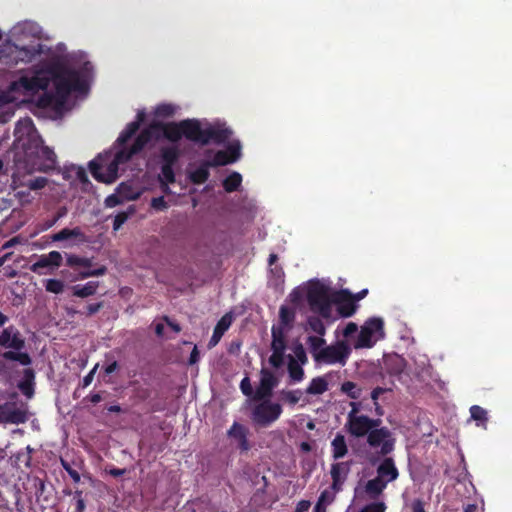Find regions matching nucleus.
I'll list each match as a JSON object with an SVG mask.
<instances>
[{"label":"nucleus","mask_w":512,"mask_h":512,"mask_svg":"<svg viewBox=\"0 0 512 512\" xmlns=\"http://www.w3.org/2000/svg\"><path fill=\"white\" fill-rule=\"evenodd\" d=\"M51 75L55 93L45 92L38 99V106L42 108L62 105L71 92L83 93L88 89L86 80L80 71L70 69L62 64H53L47 68Z\"/></svg>","instance_id":"nucleus-1"},{"label":"nucleus","mask_w":512,"mask_h":512,"mask_svg":"<svg viewBox=\"0 0 512 512\" xmlns=\"http://www.w3.org/2000/svg\"><path fill=\"white\" fill-rule=\"evenodd\" d=\"M0 347L9 349L2 354L3 359L19 362L23 366L32 363L30 355L22 351L25 348V339L14 325H9L1 331Z\"/></svg>","instance_id":"nucleus-2"},{"label":"nucleus","mask_w":512,"mask_h":512,"mask_svg":"<svg viewBox=\"0 0 512 512\" xmlns=\"http://www.w3.org/2000/svg\"><path fill=\"white\" fill-rule=\"evenodd\" d=\"M151 129L155 130V134H159L160 137L162 136L172 143L179 142L182 137L192 142L196 131L194 119L167 123L153 122L151 123Z\"/></svg>","instance_id":"nucleus-3"},{"label":"nucleus","mask_w":512,"mask_h":512,"mask_svg":"<svg viewBox=\"0 0 512 512\" xmlns=\"http://www.w3.org/2000/svg\"><path fill=\"white\" fill-rule=\"evenodd\" d=\"M366 440L371 448H380L376 454L369 458V462L372 465H375L381 457L391 454L395 449L396 439L386 426L372 428Z\"/></svg>","instance_id":"nucleus-4"},{"label":"nucleus","mask_w":512,"mask_h":512,"mask_svg":"<svg viewBox=\"0 0 512 512\" xmlns=\"http://www.w3.org/2000/svg\"><path fill=\"white\" fill-rule=\"evenodd\" d=\"M194 125L196 131L192 142L201 146H206L210 143L217 145L224 144L233 133L230 128L219 124H208L206 127L202 128L198 119H194Z\"/></svg>","instance_id":"nucleus-5"},{"label":"nucleus","mask_w":512,"mask_h":512,"mask_svg":"<svg viewBox=\"0 0 512 512\" xmlns=\"http://www.w3.org/2000/svg\"><path fill=\"white\" fill-rule=\"evenodd\" d=\"M351 411L347 415L346 428L350 435L361 438L367 437L372 428L381 425V419H373L366 415H359V404L351 402Z\"/></svg>","instance_id":"nucleus-6"},{"label":"nucleus","mask_w":512,"mask_h":512,"mask_svg":"<svg viewBox=\"0 0 512 512\" xmlns=\"http://www.w3.org/2000/svg\"><path fill=\"white\" fill-rule=\"evenodd\" d=\"M180 150L176 145L162 147L160 149V157L162 161L161 174L159 181L164 192L169 191V184L176 181L174 166L180 158Z\"/></svg>","instance_id":"nucleus-7"},{"label":"nucleus","mask_w":512,"mask_h":512,"mask_svg":"<svg viewBox=\"0 0 512 512\" xmlns=\"http://www.w3.org/2000/svg\"><path fill=\"white\" fill-rule=\"evenodd\" d=\"M307 301L313 312L319 313L323 318L331 316V304L324 285L320 283L311 285L307 292Z\"/></svg>","instance_id":"nucleus-8"},{"label":"nucleus","mask_w":512,"mask_h":512,"mask_svg":"<svg viewBox=\"0 0 512 512\" xmlns=\"http://www.w3.org/2000/svg\"><path fill=\"white\" fill-rule=\"evenodd\" d=\"M251 413V418L260 427H267L279 419L282 414V406L269 400H261Z\"/></svg>","instance_id":"nucleus-9"},{"label":"nucleus","mask_w":512,"mask_h":512,"mask_svg":"<svg viewBox=\"0 0 512 512\" xmlns=\"http://www.w3.org/2000/svg\"><path fill=\"white\" fill-rule=\"evenodd\" d=\"M351 353L350 347L343 341L324 347L316 356V362L326 364H345Z\"/></svg>","instance_id":"nucleus-10"},{"label":"nucleus","mask_w":512,"mask_h":512,"mask_svg":"<svg viewBox=\"0 0 512 512\" xmlns=\"http://www.w3.org/2000/svg\"><path fill=\"white\" fill-rule=\"evenodd\" d=\"M28 420L25 404L7 401L0 404V423L22 424Z\"/></svg>","instance_id":"nucleus-11"},{"label":"nucleus","mask_w":512,"mask_h":512,"mask_svg":"<svg viewBox=\"0 0 512 512\" xmlns=\"http://www.w3.org/2000/svg\"><path fill=\"white\" fill-rule=\"evenodd\" d=\"M52 81L51 75L43 71H37L35 75L28 77L22 76L14 86H19L26 92L36 93L40 90H46Z\"/></svg>","instance_id":"nucleus-12"},{"label":"nucleus","mask_w":512,"mask_h":512,"mask_svg":"<svg viewBox=\"0 0 512 512\" xmlns=\"http://www.w3.org/2000/svg\"><path fill=\"white\" fill-rule=\"evenodd\" d=\"M278 385V379L268 369L263 368L260 372V382L257 386L254 395L253 400L255 401H261V400H268L273 393V389Z\"/></svg>","instance_id":"nucleus-13"},{"label":"nucleus","mask_w":512,"mask_h":512,"mask_svg":"<svg viewBox=\"0 0 512 512\" xmlns=\"http://www.w3.org/2000/svg\"><path fill=\"white\" fill-rule=\"evenodd\" d=\"M241 157V144L235 141L228 145L226 150L217 151L207 163L210 167L225 166L238 161Z\"/></svg>","instance_id":"nucleus-14"},{"label":"nucleus","mask_w":512,"mask_h":512,"mask_svg":"<svg viewBox=\"0 0 512 512\" xmlns=\"http://www.w3.org/2000/svg\"><path fill=\"white\" fill-rule=\"evenodd\" d=\"M351 465V461H341L331 464L330 475L332 483L330 489L333 490L334 493L343 490V486L351 471Z\"/></svg>","instance_id":"nucleus-15"},{"label":"nucleus","mask_w":512,"mask_h":512,"mask_svg":"<svg viewBox=\"0 0 512 512\" xmlns=\"http://www.w3.org/2000/svg\"><path fill=\"white\" fill-rule=\"evenodd\" d=\"M379 465L376 468V477L381 481H384L386 485L395 481L399 477V470L392 457L384 456L381 457Z\"/></svg>","instance_id":"nucleus-16"},{"label":"nucleus","mask_w":512,"mask_h":512,"mask_svg":"<svg viewBox=\"0 0 512 512\" xmlns=\"http://www.w3.org/2000/svg\"><path fill=\"white\" fill-rule=\"evenodd\" d=\"M248 435L249 429L236 421L227 431V436L234 439L238 444V448L243 452H246L251 448L248 441Z\"/></svg>","instance_id":"nucleus-17"},{"label":"nucleus","mask_w":512,"mask_h":512,"mask_svg":"<svg viewBox=\"0 0 512 512\" xmlns=\"http://www.w3.org/2000/svg\"><path fill=\"white\" fill-rule=\"evenodd\" d=\"M336 303L338 313L345 318L351 317L357 309L352 294L348 290L340 291Z\"/></svg>","instance_id":"nucleus-18"},{"label":"nucleus","mask_w":512,"mask_h":512,"mask_svg":"<svg viewBox=\"0 0 512 512\" xmlns=\"http://www.w3.org/2000/svg\"><path fill=\"white\" fill-rule=\"evenodd\" d=\"M62 263V255L58 251H51L47 255H42L40 258L31 266V271L37 274H41V269L47 267H59Z\"/></svg>","instance_id":"nucleus-19"},{"label":"nucleus","mask_w":512,"mask_h":512,"mask_svg":"<svg viewBox=\"0 0 512 512\" xmlns=\"http://www.w3.org/2000/svg\"><path fill=\"white\" fill-rule=\"evenodd\" d=\"M405 367V359L397 354L388 355L384 358V370L391 376H399Z\"/></svg>","instance_id":"nucleus-20"},{"label":"nucleus","mask_w":512,"mask_h":512,"mask_svg":"<svg viewBox=\"0 0 512 512\" xmlns=\"http://www.w3.org/2000/svg\"><path fill=\"white\" fill-rule=\"evenodd\" d=\"M152 138L159 139L160 135L155 134V130L151 129L150 124L149 127L143 129L134 140L132 146L130 147L132 153L138 154L141 152L143 148L152 140Z\"/></svg>","instance_id":"nucleus-21"},{"label":"nucleus","mask_w":512,"mask_h":512,"mask_svg":"<svg viewBox=\"0 0 512 512\" xmlns=\"http://www.w3.org/2000/svg\"><path fill=\"white\" fill-rule=\"evenodd\" d=\"M152 138L159 139L160 135L155 134V130L151 129L150 124L149 127L143 129L134 140L132 146L130 147L132 153L138 154L141 152L143 148L152 140Z\"/></svg>","instance_id":"nucleus-22"},{"label":"nucleus","mask_w":512,"mask_h":512,"mask_svg":"<svg viewBox=\"0 0 512 512\" xmlns=\"http://www.w3.org/2000/svg\"><path fill=\"white\" fill-rule=\"evenodd\" d=\"M34 379L35 373L31 368L24 370L23 379L18 383V388L27 398H32L34 395Z\"/></svg>","instance_id":"nucleus-23"},{"label":"nucleus","mask_w":512,"mask_h":512,"mask_svg":"<svg viewBox=\"0 0 512 512\" xmlns=\"http://www.w3.org/2000/svg\"><path fill=\"white\" fill-rule=\"evenodd\" d=\"M386 488L387 485L385 484V482L375 477L366 482L364 486V492L369 499L376 500L382 495Z\"/></svg>","instance_id":"nucleus-24"},{"label":"nucleus","mask_w":512,"mask_h":512,"mask_svg":"<svg viewBox=\"0 0 512 512\" xmlns=\"http://www.w3.org/2000/svg\"><path fill=\"white\" fill-rule=\"evenodd\" d=\"M77 239L80 242L85 241V234L82 232L80 227H75L73 229L64 228L60 230L58 233L52 235L51 239L54 242H60L68 239Z\"/></svg>","instance_id":"nucleus-25"},{"label":"nucleus","mask_w":512,"mask_h":512,"mask_svg":"<svg viewBox=\"0 0 512 512\" xmlns=\"http://www.w3.org/2000/svg\"><path fill=\"white\" fill-rule=\"evenodd\" d=\"M231 325V317L228 315H224L216 324L213 330L212 337L209 341L210 345H216L224 333L229 329Z\"/></svg>","instance_id":"nucleus-26"},{"label":"nucleus","mask_w":512,"mask_h":512,"mask_svg":"<svg viewBox=\"0 0 512 512\" xmlns=\"http://www.w3.org/2000/svg\"><path fill=\"white\" fill-rule=\"evenodd\" d=\"M137 117H138V120L132 121L129 124H127L126 128L119 135L117 142L120 145L127 143L128 140H130L131 137L138 131V129L140 127V122L143 120L144 114L139 113L137 115Z\"/></svg>","instance_id":"nucleus-27"},{"label":"nucleus","mask_w":512,"mask_h":512,"mask_svg":"<svg viewBox=\"0 0 512 512\" xmlns=\"http://www.w3.org/2000/svg\"><path fill=\"white\" fill-rule=\"evenodd\" d=\"M328 385V381L325 377H315L310 381L305 393L309 395H321L328 390Z\"/></svg>","instance_id":"nucleus-28"},{"label":"nucleus","mask_w":512,"mask_h":512,"mask_svg":"<svg viewBox=\"0 0 512 512\" xmlns=\"http://www.w3.org/2000/svg\"><path fill=\"white\" fill-rule=\"evenodd\" d=\"M331 446H332V457L335 460L343 458L348 452L346 440L342 434H337L335 436V438L331 442Z\"/></svg>","instance_id":"nucleus-29"},{"label":"nucleus","mask_w":512,"mask_h":512,"mask_svg":"<svg viewBox=\"0 0 512 512\" xmlns=\"http://www.w3.org/2000/svg\"><path fill=\"white\" fill-rule=\"evenodd\" d=\"M210 165H208L207 161L203 162L198 168L192 171L189 175V178L193 184L200 185L205 183L209 176Z\"/></svg>","instance_id":"nucleus-30"},{"label":"nucleus","mask_w":512,"mask_h":512,"mask_svg":"<svg viewBox=\"0 0 512 512\" xmlns=\"http://www.w3.org/2000/svg\"><path fill=\"white\" fill-rule=\"evenodd\" d=\"M99 283L97 281H89L84 285H75L73 286V295L85 298L94 295L97 292V288Z\"/></svg>","instance_id":"nucleus-31"},{"label":"nucleus","mask_w":512,"mask_h":512,"mask_svg":"<svg viewBox=\"0 0 512 512\" xmlns=\"http://www.w3.org/2000/svg\"><path fill=\"white\" fill-rule=\"evenodd\" d=\"M288 362V374L291 382L297 383L301 382L304 379V370L300 363L296 361V359L289 355Z\"/></svg>","instance_id":"nucleus-32"},{"label":"nucleus","mask_w":512,"mask_h":512,"mask_svg":"<svg viewBox=\"0 0 512 512\" xmlns=\"http://www.w3.org/2000/svg\"><path fill=\"white\" fill-rule=\"evenodd\" d=\"M41 53L40 45L37 47H22L18 49L16 60L22 61V62H32L37 55Z\"/></svg>","instance_id":"nucleus-33"},{"label":"nucleus","mask_w":512,"mask_h":512,"mask_svg":"<svg viewBox=\"0 0 512 512\" xmlns=\"http://www.w3.org/2000/svg\"><path fill=\"white\" fill-rule=\"evenodd\" d=\"M241 183V174L234 171L223 180V188L226 192L232 193L238 190V188L241 186Z\"/></svg>","instance_id":"nucleus-34"},{"label":"nucleus","mask_w":512,"mask_h":512,"mask_svg":"<svg viewBox=\"0 0 512 512\" xmlns=\"http://www.w3.org/2000/svg\"><path fill=\"white\" fill-rule=\"evenodd\" d=\"M279 396L283 402L289 404L290 406H294L300 401L301 397L303 396V391L301 389H283L279 392Z\"/></svg>","instance_id":"nucleus-35"},{"label":"nucleus","mask_w":512,"mask_h":512,"mask_svg":"<svg viewBox=\"0 0 512 512\" xmlns=\"http://www.w3.org/2000/svg\"><path fill=\"white\" fill-rule=\"evenodd\" d=\"M271 349H286V340L283 327H272Z\"/></svg>","instance_id":"nucleus-36"},{"label":"nucleus","mask_w":512,"mask_h":512,"mask_svg":"<svg viewBox=\"0 0 512 512\" xmlns=\"http://www.w3.org/2000/svg\"><path fill=\"white\" fill-rule=\"evenodd\" d=\"M309 351L312 354L314 360L316 361V356L321 352L326 343L323 336H309L306 341Z\"/></svg>","instance_id":"nucleus-37"},{"label":"nucleus","mask_w":512,"mask_h":512,"mask_svg":"<svg viewBox=\"0 0 512 512\" xmlns=\"http://www.w3.org/2000/svg\"><path fill=\"white\" fill-rule=\"evenodd\" d=\"M374 342L373 334L368 330V327L362 326L356 342V348H371Z\"/></svg>","instance_id":"nucleus-38"},{"label":"nucleus","mask_w":512,"mask_h":512,"mask_svg":"<svg viewBox=\"0 0 512 512\" xmlns=\"http://www.w3.org/2000/svg\"><path fill=\"white\" fill-rule=\"evenodd\" d=\"M279 319L283 327H291L295 320V310L288 306L282 305L279 309Z\"/></svg>","instance_id":"nucleus-39"},{"label":"nucleus","mask_w":512,"mask_h":512,"mask_svg":"<svg viewBox=\"0 0 512 512\" xmlns=\"http://www.w3.org/2000/svg\"><path fill=\"white\" fill-rule=\"evenodd\" d=\"M308 329L320 336H324L326 333V327H325L323 321L321 320V318L318 316H309L308 317L306 330H308Z\"/></svg>","instance_id":"nucleus-40"},{"label":"nucleus","mask_w":512,"mask_h":512,"mask_svg":"<svg viewBox=\"0 0 512 512\" xmlns=\"http://www.w3.org/2000/svg\"><path fill=\"white\" fill-rule=\"evenodd\" d=\"M42 156L44 157L46 163L40 168L41 171L47 172L49 170H53L56 165V154L49 147H44L41 150Z\"/></svg>","instance_id":"nucleus-41"},{"label":"nucleus","mask_w":512,"mask_h":512,"mask_svg":"<svg viewBox=\"0 0 512 512\" xmlns=\"http://www.w3.org/2000/svg\"><path fill=\"white\" fill-rule=\"evenodd\" d=\"M341 392L345 393L349 398L357 400L361 397L362 389L352 381H345L341 384Z\"/></svg>","instance_id":"nucleus-42"},{"label":"nucleus","mask_w":512,"mask_h":512,"mask_svg":"<svg viewBox=\"0 0 512 512\" xmlns=\"http://www.w3.org/2000/svg\"><path fill=\"white\" fill-rule=\"evenodd\" d=\"M116 190L124 201L136 200L138 198V193H136L133 187L128 183H120Z\"/></svg>","instance_id":"nucleus-43"},{"label":"nucleus","mask_w":512,"mask_h":512,"mask_svg":"<svg viewBox=\"0 0 512 512\" xmlns=\"http://www.w3.org/2000/svg\"><path fill=\"white\" fill-rule=\"evenodd\" d=\"M135 154L132 153L131 149L123 148L120 149L114 157V160L111 162V166H114V170L118 169L119 164H124L128 162Z\"/></svg>","instance_id":"nucleus-44"},{"label":"nucleus","mask_w":512,"mask_h":512,"mask_svg":"<svg viewBox=\"0 0 512 512\" xmlns=\"http://www.w3.org/2000/svg\"><path fill=\"white\" fill-rule=\"evenodd\" d=\"M104 306V303L103 301H99V302H96V303H91V304H88L86 306V309L84 312H81V311H77V310H73V309H69L68 310V314L72 315V314H82V315H85L86 317H90L96 313H98Z\"/></svg>","instance_id":"nucleus-45"},{"label":"nucleus","mask_w":512,"mask_h":512,"mask_svg":"<svg viewBox=\"0 0 512 512\" xmlns=\"http://www.w3.org/2000/svg\"><path fill=\"white\" fill-rule=\"evenodd\" d=\"M67 265L70 267H84L89 268L92 266V260L90 258L79 257L77 255H69L67 257Z\"/></svg>","instance_id":"nucleus-46"},{"label":"nucleus","mask_w":512,"mask_h":512,"mask_svg":"<svg viewBox=\"0 0 512 512\" xmlns=\"http://www.w3.org/2000/svg\"><path fill=\"white\" fill-rule=\"evenodd\" d=\"M286 349H272V355L269 357V363L272 367L278 369L284 364Z\"/></svg>","instance_id":"nucleus-47"},{"label":"nucleus","mask_w":512,"mask_h":512,"mask_svg":"<svg viewBox=\"0 0 512 512\" xmlns=\"http://www.w3.org/2000/svg\"><path fill=\"white\" fill-rule=\"evenodd\" d=\"M335 494L333 492V490H324L321 492L319 498H318V501L316 503V506H315V510L316 511H319V509L321 508V506H325L327 504H330L334 501V498H335Z\"/></svg>","instance_id":"nucleus-48"},{"label":"nucleus","mask_w":512,"mask_h":512,"mask_svg":"<svg viewBox=\"0 0 512 512\" xmlns=\"http://www.w3.org/2000/svg\"><path fill=\"white\" fill-rule=\"evenodd\" d=\"M387 505L383 501H373L364 505L359 512H386Z\"/></svg>","instance_id":"nucleus-49"},{"label":"nucleus","mask_w":512,"mask_h":512,"mask_svg":"<svg viewBox=\"0 0 512 512\" xmlns=\"http://www.w3.org/2000/svg\"><path fill=\"white\" fill-rule=\"evenodd\" d=\"M470 414L473 420L480 421L483 424L486 423L488 420L487 411L478 405H473L470 408Z\"/></svg>","instance_id":"nucleus-50"},{"label":"nucleus","mask_w":512,"mask_h":512,"mask_svg":"<svg viewBox=\"0 0 512 512\" xmlns=\"http://www.w3.org/2000/svg\"><path fill=\"white\" fill-rule=\"evenodd\" d=\"M45 288L48 292L59 294L63 292L64 283L58 279H48Z\"/></svg>","instance_id":"nucleus-51"},{"label":"nucleus","mask_w":512,"mask_h":512,"mask_svg":"<svg viewBox=\"0 0 512 512\" xmlns=\"http://www.w3.org/2000/svg\"><path fill=\"white\" fill-rule=\"evenodd\" d=\"M383 326H384V322L381 318H371L364 325V327H368V330L373 335L377 332H382Z\"/></svg>","instance_id":"nucleus-52"},{"label":"nucleus","mask_w":512,"mask_h":512,"mask_svg":"<svg viewBox=\"0 0 512 512\" xmlns=\"http://www.w3.org/2000/svg\"><path fill=\"white\" fill-rule=\"evenodd\" d=\"M155 113L159 117L168 118L174 115L175 107L172 104H160L157 106Z\"/></svg>","instance_id":"nucleus-53"},{"label":"nucleus","mask_w":512,"mask_h":512,"mask_svg":"<svg viewBox=\"0 0 512 512\" xmlns=\"http://www.w3.org/2000/svg\"><path fill=\"white\" fill-rule=\"evenodd\" d=\"M107 272V268L105 266H100L96 269H91V267L86 268V270L80 272V277L82 279L94 277V276H102Z\"/></svg>","instance_id":"nucleus-54"},{"label":"nucleus","mask_w":512,"mask_h":512,"mask_svg":"<svg viewBox=\"0 0 512 512\" xmlns=\"http://www.w3.org/2000/svg\"><path fill=\"white\" fill-rule=\"evenodd\" d=\"M89 169L92 176L99 182L107 181L106 178L100 173L102 169L101 164H99L96 160H92L89 163Z\"/></svg>","instance_id":"nucleus-55"},{"label":"nucleus","mask_w":512,"mask_h":512,"mask_svg":"<svg viewBox=\"0 0 512 512\" xmlns=\"http://www.w3.org/2000/svg\"><path fill=\"white\" fill-rule=\"evenodd\" d=\"M67 213V209L65 207H61L57 213L53 216L52 219L46 220L43 224V230L50 229L53 227L62 217H64Z\"/></svg>","instance_id":"nucleus-56"},{"label":"nucleus","mask_w":512,"mask_h":512,"mask_svg":"<svg viewBox=\"0 0 512 512\" xmlns=\"http://www.w3.org/2000/svg\"><path fill=\"white\" fill-rule=\"evenodd\" d=\"M124 202L125 201L123 200L121 195H119V193L116 191L115 193L106 197L104 204L107 208H113L120 204H123Z\"/></svg>","instance_id":"nucleus-57"},{"label":"nucleus","mask_w":512,"mask_h":512,"mask_svg":"<svg viewBox=\"0 0 512 512\" xmlns=\"http://www.w3.org/2000/svg\"><path fill=\"white\" fill-rule=\"evenodd\" d=\"M134 210H131V213ZM130 212H119L113 221V229L118 230L129 218Z\"/></svg>","instance_id":"nucleus-58"},{"label":"nucleus","mask_w":512,"mask_h":512,"mask_svg":"<svg viewBox=\"0 0 512 512\" xmlns=\"http://www.w3.org/2000/svg\"><path fill=\"white\" fill-rule=\"evenodd\" d=\"M61 465H62L63 469L69 474V476L72 478V480L75 483L80 482L81 478H80L79 472L77 470L73 469L67 461L62 459Z\"/></svg>","instance_id":"nucleus-59"},{"label":"nucleus","mask_w":512,"mask_h":512,"mask_svg":"<svg viewBox=\"0 0 512 512\" xmlns=\"http://www.w3.org/2000/svg\"><path fill=\"white\" fill-rule=\"evenodd\" d=\"M240 390L241 392L247 396V397H251L252 394H253V388H252V385H251V381L249 379V377H244L241 382H240Z\"/></svg>","instance_id":"nucleus-60"},{"label":"nucleus","mask_w":512,"mask_h":512,"mask_svg":"<svg viewBox=\"0 0 512 512\" xmlns=\"http://www.w3.org/2000/svg\"><path fill=\"white\" fill-rule=\"evenodd\" d=\"M294 354L298 363L300 362L301 364H305L308 361L305 349L302 344H297L294 347Z\"/></svg>","instance_id":"nucleus-61"},{"label":"nucleus","mask_w":512,"mask_h":512,"mask_svg":"<svg viewBox=\"0 0 512 512\" xmlns=\"http://www.w3.org/2000/svg\"><path fill=\"white\" fill-rule=\"evenodd\" d=\"M151 207L158 211H163L168 208L167 202L163 196L152 198Z\"/></svg>","instance_id":"nucleus-62"},{"label":"nucleus","mask_w":512,"mask_h":512,"mask_svg":"<svg viewBox=\"0 0 512 512\" xmlns=\"http://www.w3.org/2000/svg\"><path fill=\"white\" fill-rule=\"evenodd\" d=\"M74 498L76 500V512H84L86 505L84 499L82 498V491L76 490L74 492Z\"/></svg>","instance_id":"nucleus-63"},{"label":"nucleus","mask_w":512,"mask_h":512,"mask_svg":"<svg viewBox=\"0 0 512 512\" xmlns=\"http://www.w3.org/2000/svg\"><path fill=\"white\" fill-rule=\"evenodd\" d=\"M47 179L44 177H38L31 181L30 188L33 190L42 189L46 186Z\"/></svg>","instance_id":"nucleus-64"}]
</instances>
